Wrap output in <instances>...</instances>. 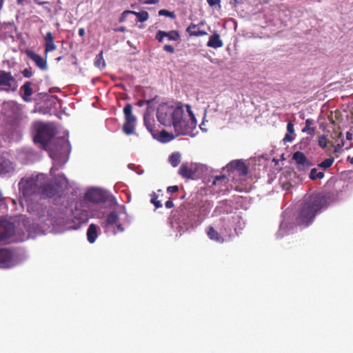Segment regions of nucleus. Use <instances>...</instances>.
I'll list each match as a JSON object with an SVG mask.
<instances>
[{"label":"nucleus","mask_w":353,"mask_h":353,"mask_svg":"<svg viewBox=\"0 0 353 353\" xmlns=\"http://www.w3.org/2000/svg\"><path fill=\"white\" fill-rule=\"evenodd\" d=\"M125 30H126V28L123 26L119 27V28L115 29L116 32H125Z\"/></svg>","instance_id":"obj_49"},{"label":"nucleus","mask_w":353,"mask_h":353,"mask_svg":"<svg viewBox=\"0 0 353 353\" xmlns=\"http://www.w3.org/2000/svg\"><path fill=\"white\" fill-rule=\"evenodd\" d=\"M165 206L168 209H171L174 207V203L171 199H169L165 202Z\"/></svg>","instance_id":"obj_45"},{"label":"nucleus","mask_w":353,"mask_h":353,"mask_svg":"<svg viewBox=\"0 0 353 353\" xmlns=\"http://www.w3.org/2000/svg\"><path fill=\"white\" fill-rule=\"evenodd\" d=\"M15 225L4 219H0V243L6 242L14 234Z\"/></svg>","instance_id":"obj_6"},{"label":"nucleus","mask_w":353,"mask_h":353,"mask_svg":"<svg viewBox=\"0 0 353 353\" xmlns=\"http://www.w3.org/2000/svg\"><path fill=\"white\" fill-rule=\"evenodd\" d=\"M132 14H134L137 17V20L139 22H144V21H147L149 18V14L146 11H141V12L132 11Z\"/></svg>","instance_id":"obj_28"},{"label":"nucleus","mask_w":353,"mask_h":353,"mask_svg":"<svg viewBox=\"0 0 353 353\" xmlns=\"http://www.w3.org/2000/svg\"><path fill=\"white\" fill-rule=\"evenodd\" d=\"M198 26L199 25L191 23L186 28V32L190 37H201L208 34L207 32L205 30H196V27Z\"/></svg>","instance_id":"obj_21"},{"label":"nucleus","mask_w":353,"mask_h":353,"mask_svg":"<svg viewBox=\"0 0 353 353\" xmlns=\"http://www.w3.org/2000/svg\"><path fill=\"white\" fill-rule=\"evenodd\" d=\"M5 0H0V10L3 8V6L4 4Z\"/></svg>","instance_id":"obj_52"},{"label":"nucleus","mask_w":353,"mask_h":353,"mask_svg":"<svg viewBox=\"0 0 353 353\" xmlns=\"http://www.w3.org/2000/svg\"><path fill=\"white\" fill-rule=\"evenodd\" d=\"M228 181V179H227L225 175L222 174L214 176L212 184L214 185H219L220 188H221L222 186H225Z\"/></svg>","instance_id":"obj_26"},{"label":"nucleus","mask_w":353,"mask_h":353,"mask_svg":"<svg viewBox=\"0 0 353 353\" xmlns=\"http://www.w3.org/2000/svg\"><path fill=\"white\" fill-rule=\"evenodd\" d=\"M0 85L5 86L6 92L15 91L17 88V81L11 72L0 70Z\"/></svg>","instance_id":"obj_8"},{"label":"nucleus","mask_w":353,"mask_h":353,"mask_svg":"<svg viewBox=\"0 0 353 353\" xmlns=\"http://www.w3.org/2000/svg\"><path fill=\"white\" fill-rule=\"evenodd\" d=\"M45 41V55L47 57L48 53L49 52L55 50L57 49V46L54 43V38L51 32H48L44 37Z\"/></svg>","instance_id":"obj_15"},{"label":"nucleus","mask_w":353,"mask_h":353,"mask_svg":"<svg viewBox=\"0 0 353 353\" xmlns=\"http://www.w3.org/2000/svg\"><path fill=\"white\" fill-rule=\"evenodd\" d=\"M97 237V228L94 224H90L87 230L88 241L93 243Z\"/></svg>","instance_id":"obj_23"},{"label":"nucleus","mask_w":353,"mask_h":353,"mask_svg":"<svg viewBox=\"0 0 353 353\" xmlns=\"http://www.w3.org/2000/svg\"><path fill=\"white\" fill-rule=\"evenodd\" d=\"M194 173L192 165L188 163H183L179 170V174L185 179H192Z\"/></svg>","instance_id":"obj_17"},{"label":"nucleus","mask_w":353,"mask_h":353,"mask_svg":"<svg viewBox=\"0 0 353 353\" xmlns=\"http://www.w3.org/2000/svg\"><path fill=\"white\" fill-rule=\"evenodd\" d=\"M132 10H125L122 12L121 14V17L119 18V21L120 23H122L123 21H125L127 16L129 14H132Z\"/></svg>","instance_id":"obj_35"},{"label":"nucleus","mask_w":353,"mask_h":353,"mask_svg":"<svg viewBox=\"0 0 353 353\" xmlns=\"http://www.w3.org/2000/svg\"><path fill=\"white\" fill-rule=\"evenodd\" d=\"M35 129L34 143L40 144L41 148L47 150L48 143L56 134L55 128L50 124L39 123L36 125Z\"/></svg>","instance_id":"obj_4"},{"label":"nucleus","mask_w":353,"mask_h":353,"mask_svg":"<svg viewBox=\"0 0 353 353\" xmlns=\"http://www.w3.org/2000/svg\"><path fill=\"white\" fill-rule=\"evenodd\" d=\"M3 201V194L0 191V203Z\"/></svg>","instance_id":"obj_54"},{"label":"nucleus","mask_w":353,"mask_h":353,"mask_svg":"<svg viewBox=\"0 0 353 353\" xmlns=\"http://www.w3.org/2000/svg\"><path fill=\"white\" fill-rule=\"evenodd\" d=\"M26 1V0H17V3L18 5H23Z\"/></svg>","instance_id":"obj_51"},{"label":"nucleus","mask_w":353,"mask_h":353,"mask_svg":"<svg viewBox=\"0 0 353 353\" xmlns=\"http://www.w3.org/2000/svg\"><path fill=\"white\" fill-rule=\"evenodd\" d=\"M151 100H139L137 105L139 106V107H142L143 105H144L145 104H148L149 105L150 103H151Z\"/></svg>","instance_id":"obj_42"},{"label":"nucleus","mask_w":353,"mask_h":353,"mask_svg":"<svg viewBox=\"0 0 353 353\" xmlns=\"http://www.w3.org/2000/svg\"><path fill=\"white\" fill-rule=\"evenodd\" d=\"M115 226H116L117 230L114 231V234H116L117 232H123L124 231V228L119 222H118L117 224L115 225Z\"/></svg>","instance_id":"obj_43"},{"label":"nucleus","mask_w":353,"mask_h":353,"mask_svg":"<svg viewBox=\"0 0 353 353\" xmlns=\"http://www.w3.org/2000/svg\"><path fill=\"white\" fill-rule=\"evenodd\" d=\"M85 34V31L84 28H81L79 30V35L81 37H83Z\"/></svg>","instance_id":"obj_47"},{"label":"nucleus","mask_w":353,"mask_h":353,"mask_svg":"<svg viewBox=\"0 0 353 353\" xmlns=\"http://www.w3.org/2000/svg\"><path fill=\"white\" fill-rule=\"evenodd\" d=\"M57 141L61 145V148L66 147L68 145V141L64 137L59 138Z\"/></svg>","instance_id":"obj_38"},{"label":"nucleus","mask_w":353,"mask_h":353,"mask_svg":"<svg viewBox=\"0 0 353 353\" xmlns=\"http://www.w3.org/2000/svg\"><path fill=\"white\" fill-rule=\"evenodd\" d=\"M334 161V159L333 157H330L324 161H323L321 163L318 164V167L323 169H327L330 167H331Z\"/></svg>","instance_id":"obj_31"},{"label":"nucleus","mask_w":353,"mask_h":353,"mask_svg":"<svg viewBox=\"0 0 353 353\" xmlns=\"http://www.w3.org/2000/svg\"><path fill=\"white\" fill-rule=\"evenodd\" d=\"M61 59V57H59L57 58V61H60Z\"/></svg>","instance_id":"obj_56"},{"label":"nucleus","mask_w":353,"mask_h":353,"mask_svg":"<svg viewBox=\"0 0 353 353\" xmlns=\"http://www.w3.org/2000/svg\"><path fill=\"white\" fill-rule=\"evenodd\" d=\"M353 136L352 134L350 132H347L346 133V139L348 141L352 140Z\"/></svg>","instance_id":"obj_48"},{"label":"nucleus","mask_w":353,"mask_h":353,"mask_svg":"<svg viewBox=\"0 0 353 353\" xmlns=\"http://www.w3.org/2000/svg\"><path fill=\"white\" fill-rule=\"evenodd\" d=\"M318 144L323 149H325V148H327V137L324 134L321 135L318 139Z\"/></svg>","instance_id":"obj_33"},{"label":"nucleus","mask_w":353,"mask_h":353,"mask_svg":"<svg viewBox=\"0 0 353 353\" xmlns=\"http://www.w3.org/2000/svg\"><path fill=\"white\" fill-rule=\"evenodd\" d=\"M57 193L56 188L50 183H46V179L42 181L40 190V196L43 198H51Z\"/></svg>","instance_id":"obj_12"},{"label":"nucleus","mask_w":353,"mask_h":353,"mask_svg":"<svg viewBox=\"0 0 353 353\" xmlns=\"http://www.w3.org/2000/svg\"><path fill=\"white\" fill-rule=\"evenodd\" d=\"M349 159H350V162L353 164V157L352 158H350L349 157Z\"/></svg>","instance_id":"obj_55"},{"label":"nucleus","mask_w":353,"mask_h":353,"mask_svg":"<svg viewBox=\"0 0 353 353\" xmlns=\"http://www.w3.org/2000/svg\"><path fill=\"white\" fill-rule=\"evenodd\" d=\"M85 197L88 200L94 203H105L107 201L105 193L99 189H92L88 191L85 194Z\"/></svg>","instance_id":"obj_9"},{"label":"nucleus","mask_w":353,"mask_h":353,"mask_svg":"<svg viewBox=\"0 0 353 353\" xmlns=\"http://www.w3.org/2000/svg\"><path fill=\"white\" fill-rule=\"evenodd\" d=\"M184 210H185V207H184V205H181V206L179 208V209H178V211H179V212H183V213Z\"/></svg>","instance_id":"obj_50"},{"label":"nucleus","mask_w":353,"mask_h":353,"mask_svg":"<svg viewBox=\"0 0 353 353\" xmlns=\"http://www.w3.org/2000/svg\"><path fill=\"white\" fill-rule=\"evenodd\" d=\"M159 141L163 143L168 142L174 139V136L166 130H163L160 132L159 137H156Z\"/></svg>","instance_id":"obj_24"},{"label":"nucleus","mask_w":353,"mask_h":353,"mask_svg":"<svg viewBox=\"0 0 353 353\" xmlns=\"http://www.w3.org/2000/svg\"><path fill=\"white\" fill-rule=\"evenodd\" d=\"M205 23V21H201L197 25H199V26H203Z\"/></svg>","instance_id":"obj_53"},{"label":"nucleus","mask_w":353,"mask_h":353,"mask_svg":"<svg viewBox=\"0 0 353 353\" xmlns=\"http://www.w3.org/2000/svg\"><path fill=\"white\" fill-rule=\"evenodd\" d=\"M223 46V41L220 38V35L218 33H214L210 36L207 46L213 48H219Z\"/></svg>","instance_id":"obj_19"},{"label":"nucleus","mask_w":353,"mask_h":353,"mask_svg":"<svg viewBox=\"0 0 353 353\" xmlns=\"http://www.w3.org/2000/svg\"><path fill=\"white\" fill-rule=\"evenodd\" d=\"M32 83L30 81H26L21 87V90L23 91V94L21 95L22 99L27 103L31 102L32 99L30 96L32 94L33 91L31 88Z\"/></svg>","instance_id":"obj_16"},{"label":"nucleus","mask_w":353,"mask_h":353,"mask_svg":"<svg viewBox=\"0 0 353 353\" xmlns=\"http://www.w3.org/2000/svg\"><path fill=\"white\" fill-rule=\"evenodd\" d=\"M22 74L23 75L24 77L26 78H30L32 77V69L30 68H26L24 69L23 71H22Z\"/></svg>","instance_id":"obj_36"},{"label":"nucleus","mask_w":353,"mask_h":353,"mask_svg":"<svg viewBox=\"0 0 353 353\" xmlns=\"http://www.w3.org/2000/svg\"><path fill=\"white\" fill-rule=\"evenodd\" d=\"M169 162L173 167H176L180 163V155L178 153H173L169 157Z\"/></svg>","instance_id":"obj_30"},{"label":"nucleus","mask_w":353,"mask_h":353,"mask_svg":"<svg viewBox=\"0 0 353 353\" xmlns=\"http://www.w3.org/2000/svg\"><path fill=\"white\" fill-rule=\"evenodd\" d=\"M309 177L311 180H316V179H321L324 177V172H318L316 168H312L310 170V173L309 175Z\"/></svg>","instance_id":"obj_29"},{"label":"nucleus","mask_w":353,"mask_h":353,"mask_svg":"<svg viewBox=\"0 0 353 353\" xmlns=\"http://www.w3.org/2000/svg\"><path fill=\"white\" fill-rule=\"evenodd\" d=\"M26 54L41 70H46L48 68L46 59L43 58L41 55L35 53L32 50H27Z\"/></svg>","instance_id":"obj_11"},{"label":"nucleus","mask_w":353,"mask_h":353,"mask_svg":"<svg viewBox=\"0 0 353 353\" xmlns=\"http://www.w3.org/2000/svg\"><path fill=\"white\" fill-rule=\"evenodd\" d=\"M94 65L100 69H103L105 67V62L103 59L102 51L96 56L94 60Z\"/></svg>","instance_id":"obj_27"},{"label":"nucleus","mask_w":353,"mask_h":353,"mask_svg":"<svg viewBox=\"0 0 353 353\" xmlns=\"http://www.w3.org/2000/svg\"><path fill=\"white\" fill-rule=\"evenodd\" d=\"M125 122L122 130L127 134L130 135L134 133L137 118L132 114V106L130 103H126L123 108Z\"/></svg>","instance_id":"obj_5"},{"label":"nucleus","mask_w":353,"mask_h":353,"mask_svg":"<svg viewBox=\"0 0 353 353\" xmlns=\"http://www.w3.org/2000/svg\"><path fill=\"white\" fill-rule=\"evenodd\" d=\"M144 125L148 130V131L152 134V137L156 138L157 133L154 130V120L153 118L150 117V115L148 113H145L143 117Z\"/></svg>","instance_id":"obj_20"},{"label":"nucleus","mask_w":353,"mask_h":353,"mask_svg":"<svg viewBox=\"0 0 353 353\" xmlns=\"http://www.w3.org/2000/svg\"><path fill=\"white\" fill-rule=\"evenodd\" d=\"M179 220H180L181 221H185L183 219H179Z\"/></svg>","instance_id":"obj_57"},{"label":"nucleus","mask_w":353,"mask_h":353,"mask_svg":"<svg viewBox=\"0 0 353 353\" xmlns=\"http://www.w3.org/2000/svg\"><path fill=\"white\" fill-rule=\"evenodd\" d=\"M207 234L208 237L212 241L221 243L224 242V239L219 234V233L216 230H214V228L212 226H210L208 228Z\"/></svg>","instance_id":"obj_22"},{"label":"nucleus","mask_w":353,"mask_h":353,"mask_svg":"<svg viewBox=\"0 0 353 353\" xmlns=\"http://www.w3.org/2000/svg\"><path fill=\"white\" fill-rule=\"evenodd\" d=\"M165 37L170 41H178L180 39V34L179 31L175 30L169 32L158 30L156 33L155 39L160 43L163 41Z\"/></svg>","instance_id":"obj_10"},{"label":"nucleus","mask_w":353,"mask_h":353,"mask_svg":"<svg viewBox=\"0 0 353 353\" xmlns=\"http://www.w3.org/2000/svg\"><path fill=\"white\" fill-rule=\"evenodd\" d=\"M189 119L185 118L182 105H161L157 113L158 121L165 126H173L176 135H186L196 127V119L190 105H185Z\"/></svg>","instance_id":"obj_1"},{"label":"nucleus","mask_w":353,"mask_h":353,"mask_svg":"<svg viewBox=\"0 0 353 353\" xmlns=\"http://www.w3.org/2000/svg\"><path fill=\"white\" fill-rule=\"evenodd\" d=\"M292 159L295 161L299 169H304L312 165V163L302 152L297 151L294 152L292 156Z\"/></svg>","instance_id":"obj_13"},{"label":"nucleus","mask_w":353,"mask_h":353,"mask_svg":"<svg viewBox=\"0 0 353 353\" xmlns=\"http://www.w3.org/2000/svg\"><path fill=\"white\" fill-rule=\"evenodd\" d=\"M150 202L155 206L156 208H160L162 207V203L161 201L158 199V196L155 192H152L150 194Z\"/></svg>","instance_id":"obj_32"},{"label":"nucleus","mask_w":353,"mask_h":353,"mask_svg":"<svg viewBox=\"0 0 353 353\" xmlns=\"http://www.w3.org/2000/svg\"><path fill=\"white\" fill-rule=\"evenodd\" d=\"M314 124V121L312 119H307L305 121V126L302 130L303 132H306L311 136H314L315 134V128L312 127Z\"/></svg>","instance_id":"obj_25"},{"label":"nucleus","mask_w":353,"mask_h":353,"mask_svg":"<svg viewBox=\"0 0 353 353\" xmlns=\"http://www.w3.org/2000/svg\"><path fill=\"white\" fill-rule=\"evenodd\" d=\"M163 50L165 51V52H168L170 54H172L174 52V48L173 46H172L171 45H165L163 46Z\"/></svg>","instance_id":"obj_39"},{"label":"nucleus","mask_w":353,"mask_h":353,"mask_svg":"<svg viewBox=\"0 0 353 353\" xmlns=\"http://www.w3.org/2000/svg\"><path fill=\"white\" fill-rule=\"evenodd\" d=\"M230 176L236 172L239 176H246L248 173V168L242 159L231 161L225 168Z\"/></svg>","instance_id":"obj_7"},{"label":"nucleus","mask_w":353,"mask_h":353,"mask_svg":"<svg viewBox=\"0 0 353 353\" xmlns=\"http://www.w3.org/2000/svg\"><path fill=\"white\" fill-rule=\"evenodd\" d=\"M119 215L116 212H111L107 216L103 225L105 232L112 225L117 224L119 222Z\"/></svg>","instance_id":"obj_18"},{"label":"nucleus","mask_w":353,"mask_h":353,"mask_svg":"<svg viewBox=\"0 0 353 353\" xmlns=\"http://www.w3.org/2000/svg\"><path fill=\"white\" fill-rule=\"evenodd\" d=\"M12 260V253L6 248H0V268L10 267Z\"/></svg>","instance_id":"obj_14"},{"label":"nucleus","mask_w":353,"mask_h":353,"mask_svg":"<svg viewBox=\"0 0 353 353\" xmlns=\"http://www.w3.org/2000/svg\"><path fill=\"white\" fill-rule=\"evenodd\" d=\"M45 179L46 176L42 174L34 178L22 179L19 183L20 192L27 199L34 196H40L42 181Z\"/></svg>","instance_id":"obj_3"},{"label":"nucleus","mask_w":353,"mask_h":353,"mask_svg":"<svg viewBox=\"0 0 353 353\" xmlns=\"http://www.w3.org/2000/svg\"><path fill=\"white\" fill-rule=\"evenodd\" d=\"M207 2L211 7L214 6L216 4L220 6L221 0H207Z\"/></svg>","instance_id":"obj_41"},{"label":"nucleus","mask_w":353,"mask_h":353,"mask_svg":"<svg viewBox=\"0 0 353 353\" xmlns=\"http://www.w3.org/2000/svg\"><path fill=\"white\" fill-rule=\"evenodd\" d=\"M326 204L327 199L322 193L312 194L305 198L296 217V224L309 226Z\"/></svg>","instance_id":"obj_2"},{"label":"nucleus","mask_w":353,"mask_h":353,"mask_svg":"<svg viewBox=\"0 0 353 353\" xmlns=\"http://www.w3.org/2000/svg\"><path fill=\"white\" fill-rule=\"evenodd\" d=\"M179 191V187L178 185H172V186H169L167 188V192L168 193H175V192H177Z\"/></svg>","instance_id":"obj_37"},{"label":"nucleus","mask_w":353,"mask_h":353,"mask_svg":"<svg viewBox=\"0 0 353 353\" xmlns=\"http://www.w3.org/2000/svg\"><path fill=\"white\" fill-rule=\"evenodd\" d=\"M141 2L145 4H157L159 3V0H146V1H141Z\"/></svg>","instance_id":"obj_46"},{"label":"nucleus","mask_w":353,"mask_h":353,"mask_svg":"<svg viewBox=\"0 0 353 353\" xmlns=\"http://www.w3.org/2000/svg\"><path fill=\"white\" fill-rule=\"evenodd\" d=\"M287 130L288 134H293L294 132V125L291 122L288 123Z\"/></svg>","instance_id":"obj_40"},{"label":"nucleus","mask_w":353,"mask_h":353,"mask_svg":"<svg viewBox=\"0 0 353 353\" xmlns=\"http://www.w3.org/2000/svg\"><path fill=\"white\" fill-rule=\"evenodd\" d=\"M159 16H166L172 19L176 18V14L173 12H170L168 10L162 9L160 10L158 12Z\"/></svg>","instance_id":"obj_34"},{"label":"nucleus","mask_w":353,"mask_h":353,"mask_svg":"<svg viewBox=\"0 0 353 353\" xmlns=\"http://www.w3.org/2000/svg\"><path fill=\"white\" fill-rule=\"evenodd\" d=\"M293 137L290 135V134H288L287 133L284 138H283V141L284 142H291L293 141Z\"/></svg>","instance_id":"obj_44"}]
</instances>
